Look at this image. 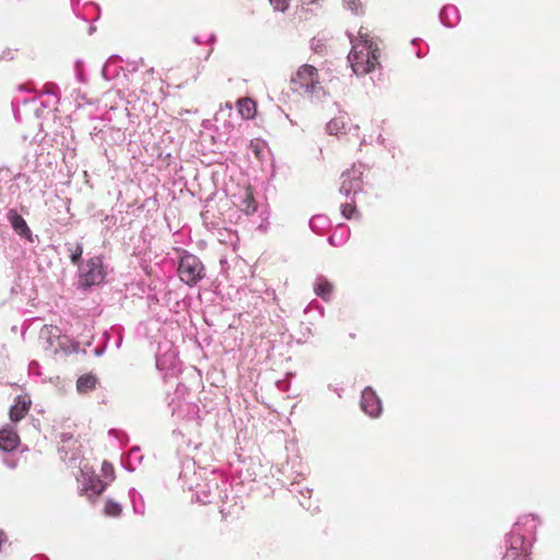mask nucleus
<instances>
[{
	"instance_id": "14",
	"label": "nucleus",
	"mask_w": 560,
	"mask_h": 560,
	"mask_svg": "<svg viewBox=\"0 0 560 560\" xmlns=\"http://www.w3.org/2000/svg\"><path fill=\"white\" fill-rule=\"evenodd\" d=\"M97 378L92 373L81 375L77 381V389L81 394H85L96 387Z\"/></svg>"
},
{
	"instance_id": "23",
	"label": "nucleus",
	"mask_w": 560,
	"mask_h": 560,
	"mask_svg": "<svg viewBox=\"0 0 560 560\" xmlns=\"http://www.w3.org/2000/svg\"><path fill=\"white\" fill-rule=\"evenodd\" d=\"M109 470H110V472H113V467L112 466H109V469H106V472H109Z\"/></svg>"
},
{
	"instance_id": "7",
	"label": "nucleus",
	"mask_w": 560,
	"mask_h": 560,
	"mask_svg": "<svg viewBox=\"0 0 560 560\" xmlns=\"http://www.w3.org/2000/svg\"><path fill=\"white\" fill-rule=\"evenodd\" d=\"M32 400L26 395H20L15 398V404L10 408L9 416L11 421L19 422L28 412Z\"/></svg>"
},
{
	"instance_id": "8",
	"label": "nucleus",
	"mask_w": 560,
	"mask_h": 560,
	"mask_svg": "<svg viewBox=\"0 0 560 560\" xmlns=\"http://www.w3.org/2000/svg\"><path fill=\"white\" fill-rule=\"evenodd\" d=\"M20 445L18 432L10 427L0 430V448L4 452H12Z\"/></svg>"
},
{
	"instance_id": "16",
	"label": "nucleus",
	"mask_w": 560,
	"mask_h": 560,
	"mask_svg": "<svg viewBox=\"0 0 560 560\" xmlns=\"http://www.w3.org/2000/svg\"><path fill=\"white\" fill-rule=\"evenodd\" d=\"M343 7L355 15L364 13V5L362 0H342Z\"/></svg>"
},
{
	"instance_id": "1",
	"label": "nucleus",
	"mask_w": 560,
	"mask_h": 560,
	"mask_svg": "<svg viewBox=\"0 0 560 560\" xmlns=\"http://www.w3.org/2000/svg\"><path fill=\"white\" fill-rule=\"evenodd\" d=\"M381 51L377 45L370 38L363 27L359 31V40L353 44L348 60L353 72L358 75L366 74L380 66Z\"/></svg>"
},
{
	"instance_id": "11",
	"label": "nucleus",
	"mask_w": 560,
	"mask_h": 560,
	"mask_svg": "<svg viewBox=\"0 0 560 560\" xmlns=\"http://www.w3.org/2000/svg\"><path fill=\"white\" fill-rule=\"evenodd\" d=\"M341 187L340 191L349 195L351 191H357L361 188L360 176L355 175V172H345L341 175Z\"/></svg>"
},
{
	"instance_id": "6",
	"label": "nucleus",
	"mask_w": 560,
	"mask_h": 560,
	"mask_svg": "<svg viewBox=\"0 0 560 560\" xmlns=\"http://www.w3.org/2000/svg\"><path fill=\"white\" fill-rule=\"evenodd\" d=\"M361 407L370 417H378L382 412V404L376 393L372 388H365L362 392Z\"/></svg>"
},
{
	"instance_id": "9",
	"label": "nucleus",
	"mask_w": 560,
	"mask_h": 560,
	"mask_svg": "<svg viewBox=\"0 0 560 560\" xmlns=\"http://www.w3.org/2000/svg\"><path fill=\"white\" fill-rule=\"evenodd\" d=\"M8 220L11 223L13 230L19 235L24 236V237L31 240L32 232H31L28 225L26 224L25 220L23 219V217L20 215L16 210L11 209L8 212Z\"/></svg>"
},
{
	"instance_id": "17",
	"label": "nucleus",
	"mask_w": 560,
	"mask_h": 560,
	"mask_svg": "<svg viewBox=\"0 0 560 560\" xmlns=\"http://www.w3.org/2000/svg\"><path fill=\"white\" fill-rule=\"evenodd\" d=\"M104 512L108 516L116 517V516L120 515L121 506L118 503H116L112 500H108L105 504Z\"/></svg>"
},
{
	"instance_id": "22",
	"label": "nucleus",
	"mask_w": 560,
	"mask_h": 560,
	"mask_svg": "<svg viewBox=\"0 0 560 560\" xmlns=\"http://www.w3.org/2000/svg\"><path fill=\"white\" fill-rule=\"evenodd\" d=\"M91 488L95 493L101 494L105 490L106 483L100 479H96L92 481Z\"/></svg>"
},
{
	"instance_id": "13",
	"label": "nucleus",
	"mask_w": 560,
	"mask_h": 560,
	"mask_svg": "<svg viewBox=\"0 0 560 560\" xmlns=\"http://www.w3.org/2000/svg\"><path fill=\"white\" fill-rule=\"evenodd\" d=\"M347 127V118L345 116H337L328 121L326 130L329 135L340 138L342 135H346Z\"/></svg>"
},
{
	"instance_id": "10",
	"label": "nucleus",
	"mask_w": 560,
	"mask_h": 560,
	"mask_svg": "<svg viewBox=\"0 0 560 560\" xmlns=\"http://www.w3.org/2000/svg\"><path fill=\"white\" fill-rule=\"evenodd\" d=\"M237 206L245 214H253L257 211V202L254 198V192L250 186L244 188Z\"/></svg>"
},
{
	"instance_id": "20",
	"label": "nucleus",
	"mask_w": 560,
	"mask_h": 560,
	"mask_svg": "<svg viewBox=\"0 0 560 560\" xmlns=\"http://www.w3.org/2000/svg\"><path fill=\"white\" fill-rule=\"evenodd\" d=\"M71 250V255H70V259H71V262L73 265H78L80 262V259H81V256H82V253H83V247L81 244H77L75 247L73 249H70Z\"/></svg>"
},
{
	"instance_id": "4",
	"label": "nucleus",
	"mask_w": 560,
	"mask_h": 560,
	"mask_svg": "<svg viewBox=\"0 0 560 560\" xmlns=\"http://www.w3.org/2000/svg\"><path fill=\"white\" fill-rule=\"evenodd\" d=\"M530 542L521 535H511L510 547L505 552V560H529Z\"/></svg>"
},
{
	"instance_id": "12",
	"label": "nucleus",
	"mask_w": 560,
	"mask_h": 560,
	"mask_svg": "<svg viewBox=\"0 0 560 560\" xmlns=\"http://www.w3.org/2000/svg\"><path fill=\"white\" fill-rule=\"evenodd\" d=\"M237 112L244 119H253L257 114V103L249 97H242L236 103Z\"/></svg>"
},
{
	"instance_id": "19",
	"label": "nucleus",
	"mask_w": 560,
	"mask_h": 560,
	"mask_svg": "<svg viewBox=\"0 0 560 560\" xmlns=\"http://www.w3.org/2000/svg\"><path fill=\"white\" fill-rule=\"evenodd\" d=\"M357 212V207L353 203H345L341 206V213L346 219L353 218Z\"/></svg>"
},
{
	"instance_id": "18",
	"label": "nucleus",
	"mask_w": 560,
	"mask_h": 560,
	"mask_svg": "<svg viewBox=\"0 0 560 560\" xmlns=\"http://www.w3.org/2000/svg\"><path fill=\"white\" fill-rule=\"evenodd\" d=\"M16 49L0 44V61H11L15 57Z\"/></svg>"
},
{
	"instance_id": "5",
	"label": "nucleus",
	"mask_w": 560,
	"mask_h": 560,
	"mask_svg": "<svg viewBox=\"0 0 560 560\" xmlns=\"http://www.w3.org/2000/svg\"><path fill=\"white\" fill-rule=\"evenodd\" d=\"M104 277L103 264L100 257L91 258L81 271V280L88 287L101 283Z\"/></svg>"
},
{
	"instance_id": "21",
	"label": "nucleus",
	"mask_w": 560,
	"mask_h": 560,
	"mask_svg": "<svg viewBox=\"0 0 560 560\" xmlns=\"http://www.w3.org/2000/svg\"><path fill=\"white\" fill-rule=\"evenodd\" d=\"M269 2L275 10L283 12L288 9L290 0H269Z\"/></svg>"
},
{
	"instance_id": "2",
	"label": "nucleus",
	"mask_w": 560,
	"mask_h": 560,
	"mask_svg": "<svg viewBox=\"0 0 560 560\" xmlns=\"http://www.w3.org/2000/svg\"><path fill=\"white\" fill-rule=\"evenodd\" d=\"M291 90L302 95H313L323 90L318 70L308 63L302 65L290 79Z\"/></svg>"
},
{
	"instance_id": "24",
	"label": "nucleus",
	"mask_w": 560,
	"mask_h": 560,
	"mask_svg": "<svg viewBox=\"0 0 560 560\" xmlns=\"http://www.w3.org/2000/svg\"><path fill=\"white\" fill-rule=\"evenodd\" d=\"M109 470H110V472H113V467L112 466H109V469H106V472H109Z\"/></svg>"
},
{
	"instance_id": "3",
	"label": "nucleus",
	"mask_w": 560,
	"mask_h": 560,
	"mask_svg": "<svg viewBox=\"0 0 560 560\" xmlns=\"http://www.w3.org/2000/svg\"><path fill=\"white\" fill-rule=\"evenodd\" d=\"M179 279L189 287L196 285L206 276L202 261L195 255H184L178 262Z\"/></svg>"
},
{
	"instance_id": "15",
	"label": "nucleus",
	"mask_w": 560,
	"mask_h": 560,
	"mask_svg": "<svg viewBox=\"0 0 560 560\" xmlns=\"http://www.w3.org/2000/svg\"><path fill=\"white\" fill-rule=\"evenodd\" d=\"M334 292V285L328 280L319 278L315 284V293L323 300L329 301Z\"/></svg>"
}]
</instances>
